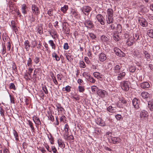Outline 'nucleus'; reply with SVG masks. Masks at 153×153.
<instances>
[{
	"mask_svg": "<svg viewBox=\"0 0 153 153\" xmlns=\"http://www.w3.org/2000/svg\"><path fill=\"white\" fill-rule=\"evenodd\" d=\"M10 89H12L13 90L15 89V86L14 84L13 83H11L10 84Z\"/></svg>",
	"mask_w": 153,
	"mask_h": 153,
	"instance_id": "nucleus-58",
	"label": "nucleus"
},
{
	"mask_svg": "<svg viewBox=\"0 0 153 153\" xmlns=\"http://www.w3.org/2000/svg\"><path fill=\"white\" fill-rule=\"evenodd\" d=\"M141 95L142 97L144 99H147L150 96V94L147 92H143Z\"/></svg>",
	"mask_w": 153,
	"mask_h": 153,
	"instance_id": "nucleus-22",
	"label": "nucleus"
},
{
	"mask_svg": "<svg viewBox=\"0 0 153 153\" xmlns=\"http://www.w3.org/2000/svg\"><path fill=\"white\" fill-rule=\"evenodd\" d=\"M63 30L65 32V33L66 34L68 33L69 32V30L68 28H64V27H63Z\"/></svg>",
	"mask_w": 153,
	"mask_h": 153,
	"instance_id": "nucleus-53",
	"label": "nucleus"
},
{
	"mask_svg": "<svg viewBox=\"0 0 153 153\" xmlns=\"http://www.w3.org/2000/svg\"><path fill=\"white\" fill-rule=\"evenodd\" d=\"M134 55L135 56H137L139 55V52L137 51H135L133 53Z\"/></svg>",
	"mask_w": 153,
	"mask_h": 153,
	"instance_id": "nucleus-56",
	"label": "nucleus"
},
{
	"mask_svg": "<svg viewBox=\"0 0 153 153\" xmlns=\"http://www.w3.org/2000/svg\"><path fill=\"white\" fill-rule=\"evenodd\" d=\"M148 35L151 38L153 39V30L150 29L148 30L147 32Z\"/></svg>",
	"mask_w": 153,
	"mask_h": 153,
	"instance_id": "nucleus-37",
	"label": "nucleus"
},
{
	"mask_svg": "<svg viewBox=\"0 0 153 153\" xmlns=\"http://www.w3.org/2000/svg\"><path fill=\"white\" fill-rule=\"evenodd\" d=\"M13 134L16 140L18 141L19 140V135L17 131L15 130H13Z\"/></svg>",
	"mask_w": 153,
	"mask_h": 153,
	"instance_id": "nucleus-34",
	"label": "nucleus"
},
{
	"mask_svg": "<svg viewBox=\"0 0 153 153\" xmlns=\"http://www.w3.org/2000/svg\"><path fill=\"white\" fill-rule=\"evenodd\" d=\"M77 82L79 85H83L84 84L83 80L81 79H78L77 80Z\"/></svg>",
	"mask_w": 153,
	"mask_h": 153,
	"instance_id": "nucleus-55",
	"label": "nucleus"
},
{
	"mask_svg": "<svg viewBox=\"0 0 153 153\" xmlns=\"http://www.w3.org/2000/svg\"><path fill=\"white\" fill-rule=\"evenodd\" d=\"M64 137L65 139L67 140L71 141L74 139V137L73 135H69L68 132L64 133Z\"/></svg>",
	"mask_w": 153,
	"mask_h": 153,
	"instance_id": "nucleus-8",
	"label": "nucleus"
},
{
	"mask_svg": "<svg viewBox=\"0 0 153 153\" xmlns=\"http://www.w3.org/2000/svg\"><path fill=\"white\" fill-rule=\"evenodd\" d=\"M82 75L84 77H85V78L87 79H88L90 76L89 73L86 72H84L82 74Z\"/></svg>",
	"mask_w": 153,
	"mask_h": 153,
	"instance_id": "nucleus-44",
	"label": "nucleus"
},
{
	"mask_svg": "<svg viewBox=\"0 0 153 153\" xmlns=\"http://www.w3.org/2000/svg\"><path fill=\"white\" fill-rule=\"evenodd\" d=\"M39 61L40 59L39 58L37 57H35L33 60L34 62L36 64L38 63L39 62Z\"/></svg>",
	"mask_w": 153,
	"mask_h": 153,
	"instance_id": "nucleus-51",
	"label": "nucleus"
},
{
	"mask_svg": "<svg viewBox=\"0 0 153 153\" xmlns=\"http://www.w3.org/2000/svg\"><path fill=\"white\" fill-rule=\"evenodd\" d=\"M136 69L134 67H131L129 69L130 71L131 72H133L135 71Z\"/></svg>",
	"mask_w": 153,
	"mask_h": 153,
	"instance_id": "nucleus-63",
	"label": "nucleus"
},
{
	"mask_svg": "<svg viewBox=\"0 0 153 153\" xmlns=\"http://www.w3.org/2000/svg\"><path fill=\"white\" fill-rule=\"evenodd\" d=\"M50 44L51 46L52 47L53 49L54 50L55 49L56 47L55 44L53 42L52 40H50L48 42Z\"/></svg>",
	"mask_w": 153,
	"mask_h": 153,
	"instance_id": "nucleus-40",
	"label": "nucleus"
},
{
	"mask_svg": "<svg viewBox=\"0 0 153 153\" xmlns=\"http://www.w3.org/2000/svg\"><path fill=\"white\" fill-rule=\"evenodd\" d=\"M32 61L31 58H29L27 60V65L29 67H30L32 66Z\"/></svg>",
	"mask_w": 153,
	"mask_h": 153,
	"instance_id": "nucleus-42",
	"label": "nucleus"
},
{
	"mask_svg": "<svg viewBox=\"0 0 153 153\" xmlns=\"http://www.w3.org/2000/svg\"><path fill=\"white\" fill-rule=\"evenodd\" d=\"M62 90L63 91H65L67 92H69L71 91V87L69 85H68L65 88H63Z\"/></svg>",
	"mask_w": 153,
	"mask_h": 153,
	"instance_id": "nucleus-43",
	"label": "nucleus"
},
{
	"mask_svg": "<svg viewBox=\"0 0 153 153\" xmlns=\"http://www.w3.org/2000/svg\"><path fill=\"white\" fill-rule=\"evenodd\" d=\"M59 146L62 149L65 148V146L64 141L61 139H59L57 140Z\"/></svg>",
	"mask_w": 153,
	"mask_h": 153,
	"instance_id": "nucleus-17",
	"label": "nucleus"
},
{
	"mask_svg": "<svg viewBox=\"0 0 153 153\" xmlns=\"http://www.w3.org/2000/svg\"><path fill=\"white\" fill-rule=\"evenodd\" d=\"M89 36L92 39H94L96 38V36L93 34L90 33L89 34Z\"/></svg>",
	"mask_w": 153,
	"mask_h": 153,
	"instance_id": "nucleus-59",
	"label": "nucleus"
},
{
	"mask_svg": "<svg viewBox=\"0 0 153 153\" xmlns=\"http://www.w3.org/2000/svg\"><path fill=\"white\" fill-rule=\"evenodd\" d=\"M101 39L104 42L107 43L108 42V39L104 36H102L101 37Z\"/></svg>",
	"mask_w": 153,
	"mask_h": 153,
	"instance_id": "nucleus-36",
	"label": "nucleus"
},
{
	"mask_svg": "<svg viewBox=\"0 0 153 153\" xmlns=\"http://www.w3.org/2000/svg\"><path fill=\"white\" fill-rule=\"evenodd\" d=\"M134 42V40H133V39H132L131 38H129L127 40L126 42L127 45L129 46L132 45Z\"/></svg>",
	"mask_w": 153,
	"mask_h": 153,
	"instance_id": "nucleus-24",
	"label": "nucleus"
},
{
	"mask_svg": "<svg viewBox=\"0 0 153 153\" xmlns=\"http://www.w3.org/2000/svg\"><path fill=\"white\" fill-rule=\"evenodd\" d=\"M78 89L79 91L80 92H83L85 91L84 87L82 86H79Z\"/></svg>",
	"mask_w": 153,
	"mask_h": 153,
	"instance_id": "nucleus-46",
	"label": "nucleus"
},
{
	"mask_svg": "<svg viewBox=\"0 0 153 153\" xmlns=\"http://www.w3.org/2000/svg\"><path fill=\"white\" fill-rule=\"evenodd\" d=\"M111 142L114 144H117L121 141V139L119 137H114L111 138Z\"/></svg>",
	"mask_w": 153,
	"mask_h": 153,
	"instance_id": "nucleus-13",
	"label": "nucleus"
},
{
	"mask_svg": "<svg viewBox=\"0 0 153 153\" xmlns=\"http://www.w3.org/2000/svg\"><path fill=\"white\" fill-rule=\"evenodd\" d=\"M37 30L40 34H42V27L41 25H40L38 26L37 28Z\"/></svg>",
	"mask_w": 153,
	"mask_h": 153,
	"instance_id": "nucleus-32",
	"label": "nucleus"
},
{
	"mask_svg": "<svg viewBox=\"0 0 153 153\" xmlns=\"http://www.w3.org/2000/svg\"><path fill=\"white\" fill-rule=\"evenodd\" d=\"M143 53L145 58L147 59V60H148L150 59L151 56L150 54L147 51H143Z\"/></svg>",
	"mask_w": 153,
	"mask_h": 153,
	"instance_id": "nucleus-31",
	"label": "nucleus"
},
{
	"mask_svg": "<svg viewBox=\"0 0 153 153\" xmlns=\"http://www.w3.org/2000/svg\"><path fill=\"white\" fill-rule=\"evenodd\" d=\"M57 77L58 80H61L62 79V75L61 74H59L57 75Z\"/></svg>",
	"mask_w": 153,
	"mask_h": 153,
	"instance_id": "nucleus-54",
	"label": "nucleus"
},
{
	"mask_svg": "<svg viewBox=\"0 0 153 153\" xmlns=\"http://www.w3.org/2000/svg\"><path fill=\"white\" fill-rule=\"evenodd\" d=\"M14 22V21H12L11 22L12 27L13 30L15 32V33L17 34L18 32V29Z\"/></svg>",
	"mask_w": 153,
	"mask_h": 153,
	"instance_id": "nucleus-21",
	"label": "nucleus"
},
{
	"mask_svg": "<svg viewBox=\"0 0 153 153\" xmlns=\"http://www.w3.org/2000/svg\"><path fill=\"white\" fill-rule=\"evenodd\" d=\"M63 47L64 48L65 50L68 49L69 48V46L68 44L67 43H65L64 44Z\"/></svg>",
	"mask_w": 153,
	"mask_h": 153,
	"instance_id": "nucleus-60",
	"label": "nucleus"
},
{
	"mask_svg": "<svg viewBox=\"0 0 153 153\" xmlns=\"http://www.w3.org/2000/svg\"><path fill=\"white\" fill-rule=\"evenodd\" d=\"M31 47L33 48H34L37 45V43L35 41H32L31 42Z\"/></svg>",
	"mask_w": 153,
	"mask_h": 153,
	"instance_id": "nucleus-57",
	"label": "nucleus"
},
{
	"mask_svg": "<svg viewBox=\"0 0 153 153\" xmlns=\"http://www.w3.org/2000/svg\"><path fill=\"white\" fill-rule=\"evenodd\" d=\"M56 107L58 111H60L61 112H63L64 110V109L59 104H57L56 105Z\"/></svg>",
	"mask_w": 153,
	"mask_h": 153,
	"instance_id": "nucleus-39",
	"label": "nucleus"
},
{
	"mask_svg": "<svg viewBox=\"0 0 153 153\" xmlns=\"http://www.w3.org/2000/svg\"><path fill=\"white\" fill-rule=\"evenodd\" d=\"M140 101L137 98H134L132 101V103L135 108L138 109L139 107V105Z\"/></svg>",
	"mask_w": 153,
	"mask_h": 153,
	"instance_id": "nucleus-12",
	"label": "nucleus"
},
{
	"mask_svg": "<svg viewBox=\"0 0 153 153\" xmlns=\"http://www.w3.org/2000/svg\"><path fill=\"white\" fill-rule=\"evenodd\" d=\"M113 37L116 41H118L120 39L118 32H114L113 35Z\"/></svg>",
	"mask_w": 153,
	"mask_h": 153,
	"instance_id": "nucleus-23",
	"label": "nucleus"
},
{
	"mask_svg": "<svg viewBox=\"0 0 153 153\" xmlns=\"http://www.w3.org/2000/svg\"><path fill=\"white\" fill-rule=\"evenodd\" d=\"M97 123L101 126H104L105 125V122L100 118H97Z\"/></svg>",
	"mask_w": 153,
	"mask_h": 153,
	"instance_id": "nucleus-18",
	"label": "nucleus"
},
{
	"mask_svg": "<svg viewBox=\"0 0 153 153\" xmlns=\"http://www.w3.org/2000/svg\"><path fill=\"white\" fill-rule=\"evenodd\" d=\"M31 10L32 13L36 16L40 13V11L38 7L34 4H32L31 6Z\"/></svg>",
	"mask_w": 153,
	"mask_h": 153,
	"instance_id": "nucleus-3",
	"label": "nucleus"
},
{
	"mask_svg": "<svg viewBox=\"0 0 153 153\" xmlns=\"http://www.w3.org/2000/svg\"><path fill=\"white\" fill-rule=\"evenodd\" d=\"M27 8V7L26 5L25 4H23L22 6V12L23 14H26V9Z\"/></svg>",
	"mask_w": 153,
	"mask_h": 153,
	"instance_id": "nucleus-29",
	"label": "nucleus"
},
{
	"mask_svg": "<svg viewBox=\"0 0 153 153\" xmlns=\"http://www.w3.org/2000/svg\"><path fill=\"white\" fill-rule=\"evenodd\" d=\"M91 8L89 6H84L82 9V11L85 15H88L89 13V12L91 10Z\"/></svg>",
	"mask_w": 153,
	"mask_h": 153,
	"instance_id": "nucleus-7",
	"label": "nucleus"
},
{
	"mask_svg": "<svg viewBox=\"0 0 153 153\" xmlns=\"http://www.w3.org/2000/svg\"><path fill=\"white\" fill-rule=\"evenodd\" d=\"M120 67L118 65H116L114 68V75H115L118 73H119L121 71H120Z\"/></svg>",
	"mask_w": 153,
	"mask_h": 153,
	"instance_id": "nucleus-19",
	"label": "nucleus"
},
{
	"mask_svg": "<svg viewBox=\"0 0 153 153\" xmlns=\"http://www.w3.org/2000/svg\"><path fill=\"white\" fill-rule=\"evenodd\" d=\"M115 75H118L117 77V79L120 80L124 77L126 75V73L124 71V70H123L122 71H120L119 73L116 74Z\"/></svg>",
	"mask_w": 153,
	"mask_h": 153,
	"instance_id": "nucleus-9",
	"label": "nucleus"
},
{
	"mask_svg": "<svg viewBox=\"0 0 153 153\" xmlns=\"http://www.w3.org/2000/svg\"><path fill=\"white\" fill-rule=\"evenodd\" d=\"M106 21L107 23L108 24L113 23V17L108 16V17L106 19Z\"/></svg>",
	"mask_w": 153,
	"mask_h": 153,
	"instance_id": "nucleus-27",
	"label": "nucleus"
},
{
	"mask_svg": "<svg viewBox=\"0 0 153 153\" xmlns=\"http://www.w3.org/2000/svg\"><path fill=\"white\" fill-rule=\"evenodd\" d=\"M69 128V126L67 124L65 126L64 130L63 131L64 133L65 132H68V130Z\"/></svg>",
	"mask_w": 153,
	"mask_h": 153,
	"instance_id": "nucleus-48",
	"label": "nucleus"
},
{
	"mask_svg": "<svg viewBox=\"0 0 153 153\" xmlns=\"http://www.w3.org/2000/svg\"><path fill=\"white\" fill-rule=\"evenodd\" d=\"M99 59L101 62H103L106 59V55L103 53H101L99 56Z\"/></svg>",
	"mask_w": 153,
	"mask_h": 153,
	"instance_id": "nucleus-16",
	"label": "nucleus"
},
{
	"mask_svg": "<svg viewBox=\"0 0 153 153\" xmlns=\"http://www.w3.org/2000/svg\"><path fill=\"white\" fill-rule=\"evenodd\" d=\"M148 105L150 110L152 111L153 109V100L149 102Z\"/></svg>",
	"mask_w": 153,
	"mask_h": 153,
	"instance_id": "nucleus-33",
	"label": "nucleus"
},
{
	"mask_svg": "<svg viewBox=\"0 0 153 153\" xmlns=\"http://www.w3.org/2000/svg\"><path fill=\"white\" fill-rule=\"evenodd\" d=\"M25 48L27 51H28L30 49V45L28 40H26L24 42Z\"/></svg>",
	"mask_w": 153,
	"mask_h": 153,
	"instance_id": "nucleus-25",
	"label": "nucleus"
},
{
	"mask_svg": "<svg viewBox=\"0 0 153 153\" xmlns=\"http://www.w3.org/2000/svg\"><path fill=\"white\" fill-rule=\"evenodd\" d=\"M121 87L123 90L127 91L129 89L130 83L127 81H123L121 82Z\"/></svg>",
	"mask_w": 153,
	"mask_h": 153,
	"instance_id": "nucleus-1",
	"label": "nucleus"
},
{
	"mask_svg": "<svg viewBox=\"0 0 153 153\" xmlns=\"http://www.w3.org/2000/svg\"><path fill=\"white\" fill-rule=\"evenodd\" d=\"M118 99L119 100L116 103L117 105L119 107L123 108L124 105L126 103V101L123 97H120Z\"/></svg>",
	"mask_w": 153,
	"mask_h": 153,
	"instance_id": "nucleus-2",
	"label": "nucleus"
},
{
	"mask_svg": "<svg viewBox=\"0 0 153 153\" xmlns=\"http://www.w3.org/2000/svg\"><path fill=\"white\" fill-rule=\"evenodd\" d=\"M108 16L113 17V12L111 9H108L107 10Z\"/></svg>",
	"mask_w": 153,
	"mask_h": 153,
	"instance_id": "nucleus-28",
	"label": "nucleus"
},
{
	"mask_svg": "<svg viewBox=\"0 0 153 153\" xmlns=\"http://www.w3.org/2000/svg\"><path fill=\"white\" fill-rule=\"evenodd\" d=\"M88 80L91 82L92 83H94L95 82V79L92 77L90 76L88 78Z\"/></svg>",
	"mask_w": 153,
	"mask_h": 153,
	"instance_id": "nucleus-52",
	"label": "nucleus"
},
{
	"mask_svg": "<svg viewBox=\"0 0 153 153\" xmlns=\"http://www.w3.org/2000/svg\"><path fill=\"white\" fill-rule=\"evenodd\" d=\"M107 110L110 112L114 113L116 112V110L115 108L110 106L107 108Z\"/></svg>",
	"mask_w": 153,
	"mask_h": 153,
	"instance_id": "nucleus-30",
	"label": "nucleus"
},
{
	"mask_svg": "<svg viewBox=\"0 0 153 153\" xmlns=\"http://www.w3.org/2000/svg\"><path fill=\"white\" fill-rule=\"evenodd\" d=\"M33 119L35 123L38 125L41 124V122L39 118L36 116H34Z\"/></svg>",
	"mask_w": 153,
	"mask_h": 153,
	"instance_id": "nucleus-14",
	"label": "nucleus"
},
{
	"mask_svg": "<svg viewBox=\"0 0 153 153\" xmlns=\"http://www.w3.org/2000/svg\"><path fill=\"white\" fill-rule=\"evenodd\" d=\"M114 51L116 54L119 56L124 57L125 56V54L124 53L117 47L114 48Z\"/></svg>",
	"mask_w": 153,
	"mask_h": 153,
	"instance_id": "nucleus-4",
	"label": "nucleus"
},
{
	"mask_svg": "<svg viewBox=\"0 0 153 153\" xmlns=\"http://www.w3.org/2000/svg\"><path fill=\"white\" fill-rule=\"evenodd\" d=\"M98 21L102 25H104L105 22L104 21V18L101 14L97 15L96 17Z\"/></svg>",
	"mask_w": 153,
	"mask_h": 153,
	"instance_id": "nucleus-11",
	"label": "nucleus"
},
{
	"mask_svg": "<svg viewBox=\"0 0 153 153\" xmlns=\"http://www.w3.org/2000/svg\"><path fill=\"white\" fill-rule=\"evenodd\" d=\"M52 56L53 57L55 58L56 61H59L60 60V58L57 55L55 52H54L52 54Z\"/></svg>",
	"mask_w": 153,
	"mask_h": 153,
	"instance_id": "nucleus-35",
	"label": "nucleus"
},
{
	"mask_svg": "<svg viewBox=\"0 0 153 153\" xmlns=\"http://www.w3.org/2000/svg\"><path fill=\"white\" fill-rule=\"evenodd\" d=\"M139 23L142 26L146 27L147 26L148 23L146 20L143 18H140L138 20Z\"/></svg>",
	"mask_w": 153,
	"mask_h": 153,
	"instance_id": "nucleus-5",
	"label": "nucleus"
},
{
	"mask_svg": "<svg viewBox=\"0 0 153 153\" xmlns=\"http://www.w3.org/2000/svg\"><path fill=\"white\" fill-rule=\"evenodd\" d=\"M7 49L8 51H10L11 48V45L9 42H8L7 43Z\"/></svg>",
	"mask_w": 153,
	"mask_h": 153,
	"instance_id": "nucleus-64",
	"label": "nucleus"
},
{
	"mask_svg": "<svg viewBox=\"0 0 153 153\" xmlns=\"http://www.w3.org/2000/svg\"><path fill=\"white\" fill-rule=\"evenodd\" d=\"M131 38L133 39L134 40H135L136 41H137L139 39V36L137 34L135 33V34H133V37H131Z\"/></svg>",
	"mask_w": 153,
	"mask_h": 153,
	"instance_id": "nucleus-41",
	"label": "nucleus"
},
{
	"mask_svg": "<svg viewBox=\"0 0 153 153\" xmlns=\"http://www.w3.org/2000/svg\"><path fill=\"white\" fill-rule=\"evenodd\" d=\"M97 87L95 85H93L91 87V89L93 92H95L97 89Z\"/></svg>",
	"mask_w": 153,
	"mask_h": 153,
	"instance_id": "nucleus-49",
	"label": "nucleus"
},
{
	"mask_svg": "<svg viewBox=\"0 0 153 153\" xmlns=\"http://www.w3.org/2000/svg\"><path fill=\"white\" fill-rule=\"evenodd\" d=\"M10 97L11 103H13V104H14L15 100L14 97H13V96H11L10 95Z\"/></svg>",
	"mask_w": 153,
	"mask_h": 153,
	"instance_id": "nucleus-50",
	"label": "nucleus"
},
{
	"mask_svg": "<svg viewBox=\"0 0 153 153\" xmlns=\"http://www.w3.org/2000/svg\"><path fill=\"white\" fill-rule=\"evenodd\" d=\"M53 9H50L48 12V14L49 16H52L53 15Z\"/></svg>",
	"mask_w": 153,
	"mask_h": 153,
	"instance_id": "nucleus-47",
	"label": "nucleus"
},
{
	"mask_svg": "<svg viewBox=\"0 0 153 153\" xmlns=\"http://www.w3.org/2000/svg\"><path fill=\"white\" fill-rule=\"evenodd\" d=\"M68 9V7L67 5H65L63 7H62L61 10L63 13H65Z\"/></svg>",
	"mask_w": 153,
	"mask_h": 153,
	"instance_id": "nucleus-38",
	"label": "nucleus"
},
{
	"mask_svg": "<svg viewBox=\"0 0 153 153\" xmlns=\"http://www.w3.org/2000/svg\"><path fill=\"white\" fill-rule=\"evenodd\" d=\"M94 76L98 79H100L102 78V75H101L98 72H94L93 73Z\"/></svg>",
	"mask_w": 153,
	"mask_h": 153,
	"instance_id": "nucleus-26",
	"label": "nucleus"
},
{
	"mask_svg": "<svg viewBox=\"0 0 153 153\" xmlns=\"http://www.w3.org/2000/svg\"><path fill=\"white\" fill-rule=\"evenodd\" d=\"M140 86L143 89L148 88L150 87L149 83L147 82H144L140 84Z\"/></svg>",
	"mask_w": 153,
	"mask_h": 153,
	"instance_id": "nucleus-15",
	"label": "nucleus"
},
{
	"mask_svg": "<svg viewBox=\"0 0 153 153\" xmlns=\"http://www.w3.org/2000/svg\"><path fill=\"white\" fill-rule=\"evenodd\" d=\"M33 71V69L30 68V67L28 68V74L30 76Z\"/></svg>",
	"mask_w": 153,
	"mask_h": 153,
	"instance_id": "nucleus-61",
	"label": "nucleus"
},
{
	"mask_svg": "<svg viewBox=\"0 0 153 153\" xmlns=\"http://www.w3.org/2000/svg\"><path fill=\"white\" fill-rule=\"evenodd\" d=\"M140 117L142 119H145L149 116L148 113L147 111L143 110L141 111L140 114Z\"/></svg>",
	"mask_w": 153,
	"mask_h": 153,
	"instance_id": "nucleus-6",
	"label": "nucleus"
},
{
	"mask_svg": "<svg viewBox=\"0 0 153 153\" xmlns=\"http://www.w3.org/2000/svg\"><path fill=\"white\" fill-rule=\"evenodd\" d=\"M97 94L101 97H104L107 94V92L104 90L99 89L97 91Z\"/></svg>",
	"mask_w": 153,
	"mask_h": 153,
	"instance_id": "nucleus-10",
	"label": "nucleus"
},
{
	"mask_svg": "<svg viewBox=\"0 0 153 153\" xmlns=\"http://www.w3.org/2000/svg\"><path fill=\"white\" fill-rule=\"evenodd\" d=\"M85 25L86 26L90 28H92L93 27L94 25L91 21L90 20H86L85 22Z\"/></svg>",
	"mask_w": 153,
	"mask_h": 153,
	"instance_id": "nucleus-20",
	"label": "nucleus"
},
{
	"mask_svg": "<svg viewBox=\"0 0 153 153\" xmlns=\"http://www.w3.org/2000/svg\"><path fill=\"white\" fill-rule=\"evenodd\" d=\"M79 66L80 67L85 68V65L84 62L82 61H80L79 62Z\"/></svg>",
	"mask_w": 153,
	"mask_h": 153,
	"instance_id": "nucleus-45",
	"label": "nucleus"
},
{
	"mask_svg": "<svg viewBox=\"0 0 153 153\" xmlns=\"http://www.w3.org/2000/svg\"><path fill=\"white\" fill-rule=\"evenodd\" d=\"M66 58L69 61H71L72 60V59L71 57L70 56L67 54L66 55Z\"/></svg>",
	"mask_w": 153,
	"mask_h": 153,
	"instance_id": "nucleus-62",
	"label": "nucleus"
}]
</instances>
